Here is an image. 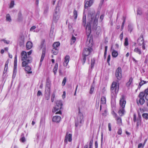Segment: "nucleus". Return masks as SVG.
<instances>
[{"instance_id":"f257e3e1","label":"nucleus","mask_w":148,"mask_h":148,"mask_svg":"<svg viewBox=\"0 0 148 148\" xmlns=\"http://www.w3.org/2000/svg\"><path fill=\"white\" fill-rule=\"evenodd\" d=\"M88 17L90 20V23L87 24L86 26V30L88 36L91 33V27L90 23L92 24L94 26H96L98 23V20L99 17V14L95 15V12L93 10L89 12L88 13Z\"/></svg>"},{"instance_id":"f03ea898","label":"nucleus","mask_w":148,"mask_h":148,"mask_svg":"<svg viewBox=\"0 0 148 148\" xmlns=\"http://www.w3.org/2000/svg\"><path fill=\"white\" fill-rule=\"evenodd\" d=\"M90 40L86 42V46L87 47L85 48L83 51L82 59V61L83 64L85 63L86 59V57L89 55L90 52L92 51V49L91 48L92 46V43L90 42Z\"/></svg>"},{"instance_id":"7ed1b4c3","label":"nucleus","mask_w":148,"mask_h":148,"mask_svg":"<svg viewBox=\"0 0 148 148\" xmlns=\"http://www.w3.org/2000/svg\"><path fill=\"white\" fill-rule=\"evenodd\" d=\"M21 60L23 61L22 62V66L25 67L27 64L30 63L32 61V58L30 56H28L27 52L23 51L21 53Z\"/></svg>"},{"instance_id":"20e7f679","label":"nucleus","mask_w":148,"mask_h":148,"mask_svg":"<svg viewBox=\"0 0 148 148\" xmlns=\"http://www.w3.org/2000/svg\"><path fill=\"white\" fill-rule=\"evenodd\" d=\"M119 90V85L117 82H112L111 87V92L115 96L117 94Z\"/></svg>"},{"instance_id":"39448f33","label":"nucleus","mask_w":148,"mask_h":148,"mask_svg":"<svg viewBox=\"0 0 148 148\" xmlns=\"http://www.w3.org/2000/svg\"><path fill=\"white\" fill-rule=\"evenodd\" d=\"M60 14L59 7L58 6H57L55 9L53 15V20L55 22H57L59 19Z\"/></svg>"},{"instance_id":"423d86ee","label":"nucleus","mask_w":148,"mask_h":148,"mask_svg":"<svg viewBox=\"0 0 148 148\" xmlns=\"http://www.w3.org/2000/svg\"><path fill=\"white\" fill-rule=\"evenodd\" d=\"M40 47L41 49H42V54L41 55L40 62V63L41 64V62L43 60L45 56L46 51V49L45 46L43 44H42Z\"/></svg>"},{"instance_id":"0eeeda50","label":"nucleus","mask_w":148,"mask_h":148,"mask_svg":"<svg viewBox=\"0 0 148 148\" xmlns=\"http://www.w3.org/2000/svg\"><path fill=\"white\" fill-rule=\"evenodd\" d=\"M116 76L118 80H120L122 77L121 70V67H119L116 71Z\"/></svg>"},{"instance_id":"6e6552de","label":"nucleus","mask_w":148,"mask_h":148,"mask_svg":"<svg viewBox=\"0 0 148 148\" xmlns=\"http://www.w3.org/2000/svg\"><path fill=\"white\" fill-rule=\"evenodd\" d=\"M50 82L49 81H47L45 91V94L50 95Z\"/></svg>"},{"instance_id":"1a4fd4ad","label":"nucleus","mask_w":148,"mask_h":148,"mask_svg":"<svg viewBox=\"0 0 148 148\" xmlns=\"http://www.w3.org/2000/svg\"><path fill=\"white\" fill-rule=\"evenodd\" d=\"M125 97L124 95H122L121 96V98L120 100V107L125 108L126 103V101L125 99Z\"/></svg>"},{"instance_id":"9d476101","label":"nucleus","mask_w":148,"mask_h":148,"mask_svg":"<svg viewBox=\"0 0 148 148\" xmlns=\"http://www.w3.org/2000/svg\"><path fill=\"white\" fill-rule=\"evenodd\" d=\"M93 0H85V8H87L88 7L91 6L93 3Z\"/></svg>"},{"instance_id":"9b49d317","label":"nucleus","mask_w":148,"mask_h":148,"mask_svg":"<svg viewBox=\"0 0 148 148\" xmlns=\"http://www.w3.org/2000/svg\"><path fill=\"white\" fill-rule=\"evenodd\" d=\"M86 101L83 100H81L78 103L79 108V109L80 108H83L86 106Z\"/></svg>"},{"instance_id":"f8f14e48","label":"nucleus","mask_w":148,"mask_h":148,"mask_svg":"<svg viewBox=\"0 0 148 148\" xmlns=\"http://www.w3.org/2000/svg\"><path fill=\"white\" fill-rule=\"evenodd\" d=\"M72 135L70 134H66L65 137L64 142L66 143H67L68 139L69 142H71L72 141Z\"/></svg>"},{"instance_id":"ddd939ff","label":"nucleus","mask_w":148,"mask_h":148,"mask_svg":"<svg viewBox=\"0 0 148 148\" xmlns=\"http://www.w3.org/2000/svg\"><path fill=\"white\" fill-rule=\"evenodd\" d=\"M61 119V117L60 116H56L53 117L52 121L53 122L58 123L60 121Z\"/></svg>"},{"instance_id":"4468645a","label":"nucleus","mask_w":148,"mask_h":148,"mask_svg":"<svg viewBox=\"0 0 148 148\" xmlns=\"http://www.w3.org/2000/svg\"><path fill=\"white\" fill-rule=\"evenodd\" d=\"M70 59V56H69L66 55L64 58V61L63 62V65L64 66H66L69 62Z\"/></svg>"},{"instance_id":"2eb2a0df","label":"nucleus","mask_w":148,"mask_h":148,"mask_svg":"<svg viewBox=\"0 0 148 148\" xmlns=\"http://www.w3.org/2000/svg\"><path fill=\"white\" fill-rule=\"evenodd\" d=\"M139 99H137V103L138 105L140 104V105H143L145 102V100L144 98H139Z\"/></svg>"},{"instance_id":"dca6fc26","label":"nucleus","mask_w":148,"mask_h":148,"mask_svg":"<svg viewBox=\"0 0 148 148\" xmlns=\"http://www.w3.org/2000/svg\"><path fill=\"white\" fill-rule=\"evenodd\" d=\"M106 103V99L105 97L103 96L101 97V104H105ZM102 105H101L100 106V110L101 109Z\"/></svg>"},{"instance_id":"f3484780","label":"nucleus","mask_w":148,"mask_h":148,"mask_svg":"<svg viewBox=\"0 0 148 148\" xmlns=\"http://www.w3.org/2000/svg\"><path fill=\"white\" fill-rule=\"evenodd\" d=\"M125 112L124 108L120 107L119 110L118 111V113L120 116H122L124 115Z\"/></svg>"},{"instance_id":"a211bd4d","label":"nucleus","mask_w":148,"mask_h":148,"mask_svg":"<svg viewBox=\"0 0 148 148\" xmlns=\"http://www.w3.org/2000/svg\"><path fill=\"white\" fill-rule=\"evenodd\" d=\"M137 42L139 45H141L144 44L143 38L142 37H140L138 40Z\"/></svg>"},{"instance_id":"6ab92c4d","label":"nucleus","mask_w":148,"mask_h":148,"mask_svg":"<svg viewBox=\"0 0 148 148\" xmlns=\"http://www.w3.org/2000/svg\"><path fill=\"white\" fill-rule=\"evenodd\" d=\"M111 50L112 51V56L114 58L116 57L118 55V52L114 49H112V47H111Z\"/></svg>"},{"instance_id":"aec40b11","label":"nucleus","mask_w":148,"mask_h":148,"mask_svg":"<svg viewBox=\"0 0 148 148\" xmlns=\"http://www.w3.org/2000/svg\"><path fill=\"white\" fill-rule=\"evenodd\" d=\"M33 46V44L32 42L28 41L27 42L26 47L27 50L30 49Z\"/></svg>"},{"instance_id":"412c9836","label":"nucleus","mask_w":148,"mask_h":148,"mask_svg":"<svg viewBox=\"0 0 148 148\" xmlns=\"http://www.w3.org/2000/svg\"><path fill=\"white\" fill-rule=\"evenodd\" d=\"M78 119L80 123H83V116L82 114H79Z\"/></svg>"},{"instance_id":"4be33fe9","label":"nucleus","mask_w":148,"mask_h":148,"mask_svg":"<svg viewBox=\"0 0 148 148\" xmlns=\"http://www.w3.org/2000/svg\"><path fill=\"white\" fill-rule=\"evenodd\" d=\"M25 66V70L26 72H27V73L29 74L32 73V72L31 71V67L28 66Z\"/></svg>"},{"instance_id":"5701e85b","label":"nucleus","mask_w":148,"mask_h":148,"mask_svg":"<svg viewBox=\"0 0 148 148\" xmlns=\"http://www.w3.org/2000/svg\"><path fill=\"white\" fill-rule=\"evenodd\" d=\"M116 120L117 121V123L119 125H120L122 124V120L121 118L117 117L116 118Z\"/></svg>"},{"instance_id":"b1692460","label":"nucleus","mask_w":148,"mask_h":148,"mask_svg":"<svg viewBox=\"0 0 148 148\" xmlns=\"http://www.w3.org/2000/svg\"><path fill=\"white\" fill-rule=\"evenodd\" d=\"M60 45V43L59 42H55L53 45V48L58 49V47Z\"/></svg>"},{"instance_id":"393cba45","label":"nucleus","mask_w":148,"mask_h":148,"mask_svg":"<svg viewBox=\"0 0 148 148\" xmlns=\"http://www.w3.org/2000/svg\"><path fill=\"white\" fill-rule=\"evenodd\" d=\"M56 106H58L60 108H62V102L60 100H58L56 102Z\"/></svg>"},{"instance_id":"a878e982","label":"nucleus","mask_w":148,"mask_h":148,"mask_svg":"<svg viewBox=\"0 0 148 148\" xmlns=\"http://www.w3.org/2000/svg\"><path fill=\"white\" fill-rule=\"evenodd\" d=\"M52 52L54 55H56L58 52V49L53 48L52 50Z\"/></svg>"},{"instance_id":"bb28decb","label":"nucleus","mask_w":148,"mask_h":148,"mask_svg":"<svg viewBox=\"0 0 148 148\" xmlns=\"http://www.w3.org/2000/svg\"><path fill=\"white\" fill-rule=\"evenodd\" d=\"M86 16L85 15H83L82 18V25L85 26L86 24Z\"/></svg>"},{"instance_id":"cd10ccee","label":"nucleus","mask_w":148,"mask_h":148,"mask_svg":"<svg viewBox=\"0 0 148 148\" xmlns=\"http://www.w3.org/2000/svg\"><path fill=\"white\" fill-rule=\"evenodd\" d=\"M62 108H60L58 106H56L54 107L53 109V112H56L59 110H60Z\"/></svg>"},{"instance_id":"c85d7f7f","label":"nucleus","mask_w":148,"mask_h":148,"mask_svg":"<svg viewBox=\"0 0 148 148\" xmlns=\"http://www.w3.org/2000/svg\"><path fill=\"white\" fill-rule=\"evenodd\" d=\"M58 65L57 63H56L53 69V72L54 75H56L58 69Z\"/></svg>"},{"instance_id":"c756f323","label":"nucleus","mask_w":148,"mask_h":148,"mask_svg":"<svg viewBox=\"0 0 148 148\" xmlns=\"http://www.w3.org/2000/svg\"><path fill=\"white\" fill-rule=\"evenodd\" d=\"M133 79L132 77H130L129 79V81L127 83V87H129L131 83L132 82Z\"/></svg>"},{"instance_id":"7c9ffc66","label":"nucleus","mask_w":148,"mask_h":148,"mask_svg":"<svg viewBox=\"0 0 148 148\" xmlns=\"http://www.w3.org/2000/svg\"><path fill=\"white\" fill-rule=\"evenodd\" d=\"M145 96V92H141L139 96L138 97L139 98H144Z\"/></svg>"},{"instance_id":"2f4dec72","label":"nucleus","mask_w":148,"mask_h":148,"mask_svg":"<svg viewBox=\"0 0 148 148\" xmlns=\"http://www.w3.org/2000/svg\"><path fill=\"white\" fill-rule=\"evenodd\" d=\"M145 99L146 100L148 101V88L145 90Z\"/></svg>"},{"instance_id":"473e14b6","label":"nucleus","mask_w":148,"mask_h":148,"mask_svg":"<svg viewBox=\"0 0 148 148\" xmlns=\"http://www.w3.org/2000/svg\"><path fill=\"white\" fill-rule=\"evenodd\" d=\"M6 21H7L10 22L11 21L10 16L9 14H8L6 15Z\"/></svg>"},{"instance_id":"72a5a7b5","label":"nucleus","mask_w":148,"mask_h":148,"mask_svg":"<svg viewBox=\"0 0 148 148\" xmlns=\"http://www.w3.org/2000/svg\"><path fill=\"white\" fill-rule=\"evenodd\" d=\"M142 116L143 118L147 120L148 119V113H144L142 114Z\"/></svg>"},{"instance_id":"f704fd0d","label":"nucleus","mask_w":148,"mask_h":148,"mask_svg":"<svg viewBox=\"0 0 148 148\" xmlns=\"http://www.w3.org/2000/svg\"><path fill=\"white\" fill-rule=\"evenodd\" d=\"M54 32L53 29H51L50 32V36L51 37L53 38L54 37Z\"/></svg>"},{"instance_id":"c9c22d12","label":"nucleus","mask_w":148,"mask_h":148,"mask_svg":"<svg viewBox=\"0 0 148 148\" xmlns=\"http://www.w3.org/2000/svg\"><path fill=\"white\" fill-rule=\"evenodd\" d=\"M76 38L75 37L73 36H72V38L71 40V45H72L73 43H74L75 41H76Z\"/></svg>"},{"instance_id":"e433bc0d","label":"nucleus","mask_w":148,"mask_h":148,"mask_svg":"<svg viewBox=\"0 0 148 148\" xmlns=\"http://www.w3.org/2000/svg\"><path fill=\"white\" fill-rule=\"evenodd\" d=\"M134 51L138 53L139 54H140L141 53L140 50L138 48H136L134 50Z\"/></svg>"},{"instance_id":"4c0bfd02","label":"nucleus","mask_w":148,"mask_h":148,"mask_svg":"<svg viewBox=\"0 0 148 148\" xmlns=\"http://www.w3.org/2000/svg\"><path fill=\"white\" fill-rule=\"evenodd\" d=\"M73 16L74 18L75 19H76L77 17V12L75 9L74 10V11L73 12Z\"/></svg>"},{"instance_id":"58836bf2","label":"nucleus","mask_w":148,"mask_h":148,"mask_svg":"<svg viewBox=\"0 0 148 148\" xmlns=\"http://www.w3.org/2000/svg\"><path fill=\"white\" fill-rule=\"evenodd\" d=\"M141 121V117L140 116L139 118L137 120V122L136 124V126L137 127L140 124Z\"/></svg>"},{"instance_id":"ea45409f","label":"nucleus","mask_w":148,"mask_h":148,"mask_svg":"<svg viewBox=\"0 0 148 148\" xmlns=\"http://www.w3.org/2000/svg\"><path fill=\"white\" fill-rule=\"evenodd\" d=\"M94 87L93 85H92L90 90V94H92L94 90Z\"/></svg>"},{"instance_id":"a19ab883","label":"nucleus","mask_w":148,"mask_h":148,"mask_svg":"<svg viewBox=\"0 0 148 148\" xmlns=\"http://www.w3.org/2000/svg\"><path fill=\"white\" fill-rule=\"evenodd\" d=\"M14 5V1H11L10 5V8H13Z\"/></svg>"},{"instance_id":"79ce46f5","label":"nucleus","mask_w":148,"mask_h":148,"mask_svg":"<svg viewBox=\"0 0 148 148\" xmlns=\"http://www.w3.org/2000/svg\"><path fill=\"white\" fill-rule=\"evenodd\" d=\"M95 60L94 59L91 60V68H92L93 67L94 65V63H95Z\"/></svg>"},{"instance_id":"37998d69","label":"nucleus","mask_w":148,"mask_h":148,"mask_svg":"<svg viewBox=\"0 0 148 148\" xmlns=\"http://www.w3.org/2000/svg\"><path fill=\"white\" fill-rule=\"evenodd\" d=\"M66 81V77H64L62 81V86H64L65 85Z\"/></svg>"},{"instance_id":"c03bdc74","label":"nucleus","mask_w":148,"mask_h":148,"mask_svg":"<svg viewBox=\"0 0 148 148\" xmlns=\"http://www.w3.org/2000/svg\"><path fill=\"white\" fill-rule=\"evenodd\" d=\"M142 14V11L141 9L140 8H138L137 11V14L139 15H141Z\"/></svg>"},{"instance_id":"a18cd8bd","label":"nucleus","mask_w":148,"mask_h":148,"mask_svg":"<svg viewBox=\"0 0 148 148\" xmlns=\"http://www.w3.org/2000/svg\"><path fill=\"white\" fill-rule=\"evenodd\" d=\"M128 31L131 32L133 29V27L131 25H128Z\"/></svg>"},{"instance_id":"49530a36","label":"nucleus","mask_w":148,"mask_h":148,"mask_svg":"<svg viewBox=\"0 0 148 148\" xmlns=\"http://www.w3.org/2000/svg\"><path fill=\"white\" fill-rule=\"evenodd\" d=\"M128 45V39L127 38H126L125 39L124 42V45L125 46H127Z\"/></svg>"},{"instance_id":"de8ad7c7","label":"nucleus","mask_w":148,"mask_h":148,"mask_svg":"<svg viewBox=\"0 0 148 148\" xmlns=\"http://www.w3.org/2000/svg\"><path fill=\"white\" fill-rule=\"evenodd\" d=\"M18 19L19 21H21L22 19V15L21 13H19L18 14Z\"/></svg>"},{"instance_id":"09e8293b","label":"nucleus","mask_w":148,"mask_h":148,"mask_svg":"<svg viewBox=\"0 0 148 148\" xmlns=\"http://www.w3.org/2000/svg\"><path fill=\"white\" fill-rule=\"evenodd\" d=\"M107 48H108V46H106L105 47V52H104V57L105 58L106 57V54H107Z\"/></svg>"},{"instance_id":"8fccbe9b","label":"nucleus","mask_w":148,"mask_h":148,"mask_svg":"<svg viewBox=\"0 0 148 148\" xmlns=\"http://www.w3.org/2000/svg\"><path fill=\"white\" fill-rule=\"evenodd\" d=\"M1 41H3L4 43L7 44H9L10 43V41L8 40H6L5 39H2L1 40Z\"/></svg>"},{"instance_id":"3c124183","label":"nucleus","mask_w":148,"mask_h":148,"mask_svg":"<svg viewBox=\"0 0 148 148\" xmlns=\"http://www.w3.org/2000/svg\"><path fill=\"white\" fill-rule=\"evenodd\" d=\"M55 96V94L54 93H53L52 94V96L51 98V101L52 102H53L54 101V98Z\"/></svg>"},{"instance_id":"603ef678","label":"nucleus","mask_w":148,"mask_h":148,"mask_svg":"<svg viewBox=\"0 0 148 148\" xmlns=\"http://www.w3.org/2000/svg\"><path fill=\"white\" fill-rule=\"evenodd\" d=\"M16 65H14V69H13V73H14L16 74Z\"/></svg>"},{"instance_id":"864d4df0","label":"nucleus","mask_w":148,"mask_h":148,"mask_svg":"<svg viewBox=\"0 0 148 148\" xmlns=\"http://www.w3.org/2000/svg\"><path fill=\"white\" fill-rule=\"evenodd\" d=\"M17 56L16 55L15 56V57H14V65H16V63H17Z\"/></svg>"},{"instance_id":"5fc2aeb1","label":"nucleus","mask_w":148,"mask_h":148,"mask_svg":"<svg viewBox=\"0 0 148 148\" xmlns=\"http://www.w3.org/2000/svg\"><path fill=\"white\" fill-rule=\"evenodd\" d=\"M144 144L143 145L142 143H139L138 146V148H143L144 147Z\"/></svg>"},{"instance_id":"6e6d98bb","label":"nucleus","mask_w":148,"mask_h":148,"mask_svg":"<svg viewBox=\"0 0 148 148\" xmlns=\"http://www.w3.org/2000/svg\"><path fill=\"white\" fill-rule=\"evenodd\" d=\"M50 95L48 94H45V99L47 100H48L50 98Z\"/></svg>"},{"instance_id":"4d7b16f0","label":"nucleus","mask_w":148,"mask_h":148,"mask_svg":"<svg viewBox=\"0 0 148 148\" xmlns=\"http://www.w3.org/2000/svg\"><path fill=\"white\" fill-rule=\"evenodd\" d=\"M20 140L22 142H24L25 141V138L24 136H23L20 139Z\"/></svg>"},{"instance_id":"13d9d810","label":"nucleus","mask_w":148,"mask_h":148,"mask_svg":"<svg viewBox=\"0 0 148 148\" xmlns=\"http://www.w3.org/2000/svg\"><path fill=\"white\" fill-rule=\"evenodd\" d=\"M110 55H109L108 56L107 62L108 63L109 65L110 64Z\"/></svg>"},{"instance_id":"bf43d9fd","label":"nucleus","mask_w":148,"mask_h":148,"mask_svg":"<svg viewBox=\"0 0 148 148\" xmlns=\"http://www.w3.org/2000/svg\"><path fill=\"white\" fill-rule=\"evenodd\" d=\"M146 83L145 81H142L139 83V85L140 86Z\"/></svg>"},{"instance_id":"052dcab7","label":"nucleus","mask_w":148,"mask_h":148,"mask_svg":"<svg viewBox=\"0 0 148 148\" xmlns=\"http://www.w3.org/2000/svg\"><path fill=\"white\" fill-rule=\"evenodd\" d=\"M36 28V27L35 26H32L30 29V31H33Z\"/></svg>"},{"instance_id":"680f3d73","label":"nucleus","mask_w":148,"mask_h":148,"mask_svg":"<svg viewBox=\"0 0 148 148\" xmlns=\"http://www.w3.org/2000/svg\"><path fill=\"white\" fill-rule=\"evenodd\" d=\"M118 134L119 135H121L122 134V130L120 128L118 130Z\"/></svg>"},{"instance_id":"e2e57ef3","label":"nucleus","mask_w":148,"mask_h":148,"mask_svg":"<svg viewBox=\"0 0 148 148\" xmlns=\"http://www.w3.org/2000/svg\"><path fill=\"white\" fill-rule=\"evenodd\" d=\"M103 17H104V15H101L100 16V19H99L100 21H102V20H103Z\"/></svg>"},{"instance_id":"0e129e2a","label":"nucleus","mask_w":148,"mask_h":148,"mask_svg":"<svg viewBox=\"0 0 148 148\" xmlns=\"http://www.w3.org/2000/svg\"><path fill=\"white\" fill-rule=\"evenodd\" d=\"M108 127L109 130V131H111V125L110 123H108Z\"/></svg>"},{"instance_id":"69168bd1","label":"nucleus","mask_w":148,"mask_h":148,"mask_svg":"<svg viewBox=\"0 0 148 148\" xmlns=\"http://www.w3.org/2000/svg\"><path fill=\"white\" fill-rule=\"evenodd\" d=\"M123 33H122L120 35V40H122L123 39Z\"/></svg>"},{"instance_id":"338daca9","label":"nucleus","mask_w":148,"mask_h":148,"mask_svg":"<svg viewBox=\"0 0 148 148\" xmlns=\"http://www.w3.org/2000/svg\"><path fill=\"white\" fill-rule=\"evenodd\" d=\"M42 93L41 92L40 90H38V92L37 95V96H39L41 95H42Z\"/></svg>"},{"instance_id":"774afa93","label":"nucleus","mask_w":148,"mask_h":148,"mask_svg":"<svg viewBox=\"0 0 148 148\" xmlns=\"http://www.w3.org/2000/svg\"><path fill=\"white\" fill-rule=\"evenodd\" d=\"M32 50H31L29 52H27V55L28 56H30V55L32 54Z\"/></svg>"}]
</instances>
